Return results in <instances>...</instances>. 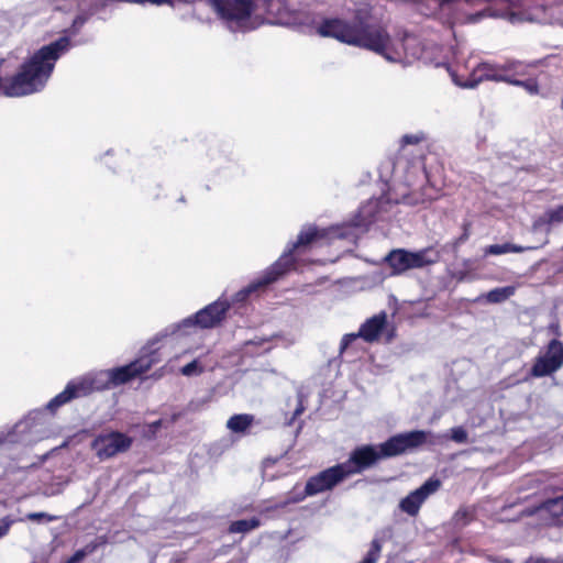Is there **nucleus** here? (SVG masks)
Returning <instances> with one entry per match:
<instances>
[{
  "mask_svg": "<svg viewBox=\"0 0 563 563\" xmlns=\"http://www.w3.org/2000/svg\"><path fill=\"white\" fill-rule=\"evenodd\" d=\"M322 37H333L342 43L364 47L383 54L389 44L388 34L382 29L365 24H350L340 19H324L317 29Z\"/></svg>",
  "mask_w": 563,
  "mask_h": 563,
  "instance_id": "1",
  "label": "nucleus"
},
{
  "mask_svg": "<svg viewBox=\"0 0 563 563\" xmlns=\"http://www.w3.org/2000/svg\"><path fill=\"white\" fill-rule=\"evenodd\" d=\"M231 303L229 299L222 295L213 302L205 306L196 313L172 323L154 335V342L172 338H183L190 335L196 329L210 330L220 327L228 317Z\"/></svg>",
  "mask_w": 563,
  "mask_h": 563,
  "instance_id": "2",
  "label": "nucleus"
},
{
  "mask_svg": "<svg viewBox=\"0 0 563 563\" xmlns=\"http://www.w3.org/2000/svg\"><path fill=\"white\" fill-rule=\"evenodd\" d=\"M113 388L111 384L109 369H101L97 372L88 373L84 376L76 377L67 383L64 390L53 397L45 406L44 409L32 410L27 413V416L34 411L42 412V419L40 422L43 426L44 435L38 439L36 442L43 440L47 437L48 431L46 429V413L45 411H49L54 413L62 406L70 402L74 399L86 397L93 391H101Z\"/></svg>",
  "mask_w": 563,
  "mask_h": 563,
  "instance_id": "3",
  "label": "nucleus"
},
{
  "mask_svg": "<svg viewBox=\"0 0 563 563\" xmlns=\"http://www.w3.org/2000/svg\"><path fill=\"white\" fill-rule=\"evenodd\" d=\"M203 164L209 173V181L213 185L228 184L244 175V168L229 143H211L206 151Z\"/></svg>",
  "mask_w": 563,
  "mask_h": 563,
  "instance_id": "4",
  "label": "nucleus"
},
{
  "mask_svg": "<svg viewBox=\"0 0 563 563\" xmlns=\"http://www.w3.org/2000/svg\"><path fill=\"white\" fill-rule=\"evenodd\" d=\"M387 206L388 201L384 197L369 199L358 208L352 219L332 227L330 229L331 235L356 243L372 223L383 219V213L386 212Z\"/></svg>",
  "mask_w": 563,
  "mask_h": 563,
  "instance_id": "5",
  "label": "nucleus"
},
{
  "mask_svg": "<svg viewBox=\"0 0 563 563\" xmlns=\"http://www.w3.org/2000/svg\"><path fill=\"white\" fill-rule=\"evenodd\" d=\"M424 139L423 133L405 134L401 137V154L391 163L393 177L395 180L401 181L408 187H413L421 180H428V173L422 155L420 154L412 159L406 157V146L418 145Z\"/></svg>",
  "mask_w": 563,
  "mask_h": 563,
  "instance_id": "6",
  "label": "nucleus"
},
{
  "mask_svg": "<svg viewBox=\"0 0 563 563\" xmlns=\"http://www.w3.org/2000/svg\"><path fill=\"white\" fill-rule=\"evenodd\" d=\"M218 18L232 32H246L254 26L251 18L257 3L255 0H209Z\"/></svg>",
  "mask_w": 563,
  "mask_h": 563,
  "instance_id": "7",
  "label": "nucleus"
},
{
  "mask_svg": "<svg viewBox=\"0 0 563 563\" xmlns=\"http://www.w3.org/2000/svg\"><path fill=\"white\" fill-rule=\"evenodd\" d=\"M159 342H154V336L147 341L146 345L141 349L139 357L130 363L109 368L112 387L124 385L144 373L148 372L159 358L158 349L155 347Z\"/></svg>",
  "mask_w": 563,
  "mask_h": 563,
  "instance_id": "8",
  "label": "nucleus"
},
{
  "mask_svg": "<svg viewBox=\"0 0 563 563\" xmlns=\"http://www.w3.org/2000/svg\"><path fill=\"white\" fill-rule=\"evenodd\" d=\"M41 411H34L16 422L9 431L0 432V450L10 451L13 445L27 446L44 435Z\"/></svg>",
  "mask_w": 563,
  "mask_h": 563,
  "instance_id": "9",
  "label": "nucleus"
},
{
  "mask_svg": "<svg viewBox=\"0 0 563 563\" xmlns=\"http://www.w3.org/2000/svg\"><path fill=\"white\" fill-rule=\"evenodd\" d=\"M439 260V251L431 246L418 251L395 249L385 256V262L390 266L393 275H400L409 269L423 268L435 264Z\"/></svg>",
  "mask_w": 563,
  "mask_h": 563,
  "instance_id": "10",
  "label": "nucleus"
},
{
  "mask_svg": "<svg viewBox=\"0 0 563 563\" xmlns=\"http://www.w3.org/2000/svg\"><path fill=\"white\" fill-rule=\"evenodd\" d=\"M563 367V342L554 338L536 356L523 382L551 376Z\"/></svg>",
  "mask_w": 563,
  "mask_h": 563,
  "instance_id": "11",
  "label": "nucleus"
},
{
  "mask_svg": "<svg viewBox=\"0 0 563 563\" xmlns=\"http://www.w3.org/2000/svg\"><path fill=\"white\" fill-rule=\"evenodd\" d=\"M429 434V431L411 430L391 435L377 445L380 456L386 460L413 451L427 442Z\"/></svg>",
  "mask_w": 563,
  "mask_h": 563,
  "instance_id": "12",
  "label": "nucleus"
},
{
  "mask_svg": "<svg viewBox=\"0 0 563 563\" xmlns=\"http://www.w3.org/2000/svg\"><path fill=\"white\" fill-rule=\"evenodd\" d=\"M383 460L375 444H363L356 446L349 455V459L341 463L347 477L361 474Z\"/></svg>",
  "mask_w": 563,
  "mask_h": 563,
  "instance_id": "13",
  "label": "nucleus"
},
{
  "mask_svg": "<svg viewBox=\"0 0 563 563\" xmlns=\"http://www.w3.org/2000/svg\"><path fill=\"white\" fill-rule=\"evenodd\" d=\"M346 478L345 471L341 463H338L309 477L305 486V496H316L331 490Z\"/></svg>",
  "mask_w": 563,
  "mask_h": 563,
  "instance_id": "14",
  "label": "nucleus"
},
{
  "mask_svg": "<svg viewBox=\"0 0 563 563\" xmlns=\"http://www.w3.org/2000/svg\"><path fill=\"white\" fill-rule=\"evenodd\" d=\"M320 236V232L316 227H308L307 229L301 230L297 240L295 242H289L279 258L273 263L274 269H278L283 275H285L290 269L295 268V251L309 246Z\"/></svg>",
  "mask_w": 563,
  "mask_h": 563,
  "instance_id": "15",
  "label": "nucleus"
},
{
  "mask_svg": "<svg viewBox=\"0 0 563 563\" xmlns=\"http://www.w3.org/2000/svg\"><path fill=\"white\" fill-rule=\"evenodd\" d=\"M132 444L131 438L120 432L98 435L91 442V449L99 460H108L118 453L125 452Z\"/></svg>",
  "mask_w": 563,
  "mask_h": 563,
  "instance_id": "16",
  "label": "nucleus"
},
{
  "mask_svg": "<svg viewBox=\"0 0 563 563\" xmlns=\"http://www.w3.org/2000/svg\"><path fill=\"white\" fill-rule=\"evenodd\" d=\"M441 485L440 479L430 477L420 487L409 493L399 503L401 511L409 516H416L419 512L421 505L433 493H435Z\"/></svg>",
  "mask_w": 563,
  "mask_h": 563,
  "instance_id": "17",
  "label": "nucleus"
},
{
  "mask_svg": "<svg viewBox=\"0 0 563 563\" xmlns=\"http://www.w3.org/2000/svg\"><path fill=\"white\" fill-rule=\"evenodd\" d=\"M282 276L284 275L280 273V271L274 269V264H272L267 269L264 271V273L260 277L255 278L247 286L236 291L232 296L231 300H229L230 303H243L247 301L252 295L261 290H264L266 287L275 283Z\"/></svg>",
  "mask_w": 563,
  "mask_h": 563,
  "instance_id": "18",
  "label": "nucleus"
},
{
  "mask_svg": "<svg viewBox=\"0 0 563 563\" xmlns=\"http://www.w3.org/2000/svg\"><path fill=\"white\" fill-rule=\"evenodd\" d=\"M387 324V313L386 311H380L379 313L366 319L357 331V335L363 339L367 343H373L378 340L382 332L386 328Z\"/></svg>",
  "mask_w": 563,
  "mask_h": 563,
  "instance_id": "19",
  "label": "nucleus"
},
{
  "mask_svg": "<svg viewBox=\"0 0 563 563\" xmlns=\"http://www.w3.org/2000/svg\"><path fill=\"white\" fill-rule=\"evenodd\" d=\"M476 73L478 74L477 80L472 81L470 84H462L461 86L465 88H474L478 84V81H482L484 79L509 84L511 78V75L504 73L503 67L499 68L489 63L479 64L476 69Z\"/></svg>",
  "mask_w": 563,
  "mask_h": 563,
  "instance_id": "20",
  "label": "nucleus"
},
{
  "mask_svg": "<svg viewBox=\"0 0 563 563\" xmlns=\"http://www.w3.org/2000/svg\"><path fill=\"white\" fill-rule=\"evenodd\" d=\"M534 246H521L510 242L503 244H492L485 247L484 255H503L507 253H522L530 250H536Z\"/></svg>",
  "mask_w": 563,
  "mask_h": 563,
  "instance_id": "21",
  "label": "nucleus"
},
{
  "mask_svg": "<svg viewBox=\"0 0 563 563\" xmlns=\"http://www.w3.org/2000/svg\"><path fill=\"white\" fill-rule=\"evenodd\" d=\"M254 417L247 413H239L232 416L228 422L227 428L234 433H242L253 423Z\"/></svg>",
  "mask_w": 563,
  "mask_h": 563,
  "instance_id": "22",
  "label": "nucleus"
},
{
  "mask_svg": "<svg viewBox=\"0 0 563 563\" xmlns=\"http://www.w3.org/2000/svg\"><path fill=\"white\" fill-rule=\"evenodd\" d=\"M514 294L515 287L512 286L497 287L486 294V299L490 303H499L509 299Z\"/></svg>",
  "mask_w": 563,
  "mask_h": 563,
  "instance_id": "23",
  "label": "nucleus"
},
{
  "mask_svg": "<svg viewBox=\"0 0 563 563\" xmlns=\"http://www.w3.org/2000/svg\"><path fill=\"white\" fill-rule=\"evenodd\" d=\"M539 223L548 224L550 228L563 223V205L548 209L539 219Z\"/></svg>",
  "mask_w": 563,
  "mask_h": 563,
  "instance_id": "24",
  "label": "nucleus"
},
{
  "mask_svg": "<svg viewBox=\"0 0 563 563\" xmlns=\"http://www.w3.org/2000/svg\"><path fill=\"white\" fill-rule=\"evenodd\" d=\"M540 509L550 514L552 517L559 518L563 516V496H558L544 500L541 504Z\"/></svg>",
  "mask_w": 563,
  "mask_h": 563,
  "instance_id": "25",
  "label": "nucleus"
},
{
  "mask_svg": "<svg viewBox=\"0 0 563 563\" xmlns=\"http://www.w3.org/2000/svg\"><path fill=\"white\" fill-rule=\"evenodd\" d=\"M260 526V519L251 518V519H240L231 522L230 532L232 533H245L249 532Z\"/></svg>",
  "mask_w": 563,
  "mask_h": 563,
  "instance_id": "26",
  "label": "nucleus"
},
{
  "mask_svg": "<svg viewBox=\"0 0 563 563\" xmlns=\"http://www.w3.org/2000/svg\"><path fill=\"white\" fill-rule=\"evenodd\" d=\"M509 85L522 87L531 96L539 93V85L534 78L518 79L511 75Z\"/></svg>",
  "mask_w": 563,
  "mask_h": 563,
  "instance_id": "27",
  "label": "nucleus"
},
{
  "mask_svg": "<svg viewBox=\"0 0 563 563\" xmlns=\"http://www.w3.org/2000/svg\"><path fill=\"white\" fill-rule=\"evenodd\" d=\"M13 27V21L8 12L0 11V45L9 37Z\"/></svg>",
  "mask_w": 563,
  "mask_h": 563,
  "instance_id": "28",
  "label": "nucleus"
},
{
  "mask_svg": "<svg viewBox=\"0 0 563 563\" xmlns=\"http://www.w3.org/2000/svg\"><path fill=\"white\" fill-rule=\"evenodd\" d=\"M108 542L109 541L107 536H98L79 550L84 553L82 555L86 559L87 556L93 554L99 548L108 544Z\"/></svg>",
  "mask_w": 563,
  "mask_h": 563,
  "instance_id": "29",
  "label": "nucleus"
},
{
  "mask_svg": "<svg viewBox=\"0 0 563 563\" xmlns=\"http://www.w3.org/2000/svg\"><path fill=\"white\" fill-rule=\"evenodd\" d=\"M25 519L32 522L37 523H47L57 520L56 516L49 515L47 512H29L25 515Z\"/></svg>",
  "mask_w": 563,
  "mask_h": 563,
  "instance_id": "30",
  "label": "nucleus"
},
{
  "mask_svg": "<svg viewBox=\"0 0 563 563\" xmlns=\"http://www.w3.org/2000/svg\"><path fill=\"white\" fill-rule=\"evenodd\" d=\"M202 372L203 367L199 364L198 360H194L180 368L181 375L187 377L199 375Z\"/></svg>",
  "mask_w": 563,
  "mask_h": 563,
  "instance_id": "31",
  "label": "nucleus"
},
{
  "mask_svg": "<svg viewBox=\"0 0 563 563\" xmlns=\"http://www.w3.org/2000/svg\"><path fill=\"white\" fill-rule=\"evenodd\" d=\"M503 70L506 74H507V71H514L512 76H515V77H516V75H518V76L525 75V66L519 60H509V62L505 63L503 66Z\"/></svg>",
  "mask_w": 563,
  "mask_h": 563,
  "instance_id": "32",
  "label": "nucleus"
},
{
  "mask_svg": "<svg viewBox=\"0 0 563 563\" xmlns=\"http://www.w3.org/2000/svg\"><path fill=\"white\" fill-rule=\"evenodd\" d=\"M16 522V520L12 516H4L0 518V540L8 536L12 526Z\"/></svg>",
  "mask_w": 563,
  "mask_h": 563,
  "instance_id": "33",
  "label": "nucleus"
},
{
  "mask_svg": "<svg viewBox=\"0 0 563 563\" xmlns=\"http://www.w3.org/2000/svg\"><path fill=\"white\" fill-rule=\"evenodd\" d=\"M451 439L456 443H465L467 441V431L463 427H454L451 429Z\"/></svg>",
  "mask_w": 563,
  "mask_h": 563,
  "instance_id": "34",
  "label": "nucleus"
},
{
  "mask_svg": "<svg viewBox=\"0 0 563 563\" xmlns=\"http://www.w3.org/2000/svg\"><path fill=\"white\" fill-rule=\"evenodd\" d=\"M360 336L356 333L344 334L340 343V353L342 354Z\"/></svg>",
  "mask_w": 563,
  "mask_h": 563,
  "instance_id": "35",
  "label": "nucleus"
},
{
  "mask_svg": "<svg viewBox=\"0 0 563 563\" xmlns=\"http://www.w3.org/2000/svg\"><path fill=\"white\" fill-rule=\"evenodd\" d=\"M84 553L78 549L76 550L64 563H80L85 560Z\"/></svg>",
  "mask_w": 563,
  "mask_h": 563,
  "instance_id": "36",
  "label": "nucleus"
},
{
  "mask_svg": "<svg viewBox=\"0 0 563 563\" xmlns=\"http://www.w3.org/2000/svg\"><path fill=\"white\" fill-rule=\"evenodd\" d=\"M468 240V231L465 228L464 232L454 241L453 247L456 250L461 244L465 243Z\"/></svg>",
  "mask_w": 563,
  "mask_h": 563,
  "instance_id": "37",
  "label": "nucleus"
},
{
  "mask_svg": "<svg viewBox=\"0 0 563 563\" xmlns=\"http://www.w3.org/2000/svg\"><path fill=\"white\" fill-rule=\"evenodd\" d=\"M162 426H163L162 419L153 421V422L148 423V426H147L148 432L152 434H155L162 428Z\"/></svg>",
  "mask_w": 563,
  "mask_h": 563,
  "instance_id": "38",
  "label": "nucleus"
},
{
  "mask_svg": "<svg viewBox=\"0 0 563 563\" xmlns=\"http://www.w3.org/2000/svg\"><path fill=\"white\" fill-rule=\"evenodd\" d=\"M484 16H486V12L485 11H479V12H476L474 14H471L467 18V21L470 23H476V22L481 21Z\"/></svg>",
  "mask_w": 563,
  "mask_h": 563,
  "instance_id": "39",
  "label": "nucleus"
},
{
  "mask_svg": "<svg viewBox=\"0 0 563 563\" xmlns=\"http://www.w3.org/2000/svg\"><path fill=\"white\" fill-rule=\"evenodd\" d=\"M305 411V407L302 405V398H301V395L299 394L298 395V406L297 408L295 409L294 411V417L292 419L297 418L298 416H300L302 412Z\"/></svg>",
  "mask_w": 563,
  "mask_h": 563,
  "instance_id": "40",
  "label": "nucleus"
},
{
  "mask_svg": "<svg viewBox=\"0 0 563 563\" xmlns=\"http://www.w3.org/2000/svg\"><path fill=\"white\" fill-rule=\"evenodd\" d=\"M549 332L555 334V335H561V327L558 322H553L549 325L548 328Z\"/></svg>",
  "mask_w": 563,
  "mask_h": 563,
  "instance_id": "41",
  "label": "nucleus"
},
{
  "mask_svg": "<svg viewBox=\"0 0 563 563\" xmlns=\"http://www.w3.org/2000/svg\"><path fill=\"white\" fill-rule=\"evenodd\" d=\"M110 155H113V150H111V148H110V150H108V151H106L102 155H100V156L98 157V161H100V162H104V158H106L107 156H110Z\"/></svg>",
  "mask_w": 563,
  "mask_h": 563,
  "instance_id": "42",
  "label": "nucleus"
},
{
  "mask_svg": "<svg viewBox=\"0 0 563 563\" xmlns=\"http://www.w3.org/2000/svg\"><path fill=\"white\" fill-rule=\"evenodd\" d=\"M179 201L184 202V201H185V198H184V197H180V198H179Z\"/></svg>",
  "mask_w": 563,
  "mask_h": 563,
  "instance_id": "43",
  "label": "nucleus"
},
{
  "mask_svg": "<svg viewBox=\"0 0 563 563\" xmlns=\"http://www.w3.org/2000/svg\"><path fill=\"white\" fill-rule=\"evenodd\" d=\"M505 563H511L509 560H505Z\"/></svg>",
  "mask_w": 563,
  "mask_h": 563,
  "instance_id": "44",
  "label": "nucleus"
},
{
  "mask_svg": "<svg viewBox=\"0 0 563 563\" xmlns=\"http://www.w3.org/2000/svg\"><path fill=\"white\" fill-rule=\"evenodd\" d=\"M562 109H563V100H562Z\"/></svg>",
  "mask_w": 563,
  "mask_h": 563,
  "instance_id": "45",
  "label": "nucleus"
}]
</instances>
